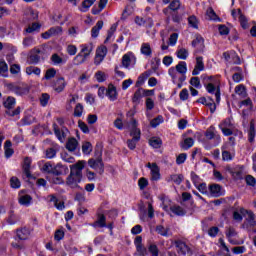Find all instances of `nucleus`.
Masks as SVG:
<instances>
[{
    "label": "nucleus",
    "mask_w": 256,
    "mask_h": 256,
    "mask_svg": "<svg viewBox=\"0 0 256 256\" xmlns=\"http://www.w3.org/2000/svg\"><path fill=\"white\" fill-rule=\"evenodd\" d=\"M83 169H85V160H80L70 166V174L66 178V185L71 189H80L79 183L83 180Z\"/></svg>",
    "instance_id": "1"
},
{
    "label": "nucleus",
    "mask_w": 256,
    "mask_h": 256,
    "mask_svg": "<svg viewBox=\"0 0 256 256\" xmlns=\"http://www.w3.org/2000/svg\"><path fill=\"white\" fill-rule=\"evenodd\" d=\"M137 120L135 118H132L130 121V136L132 139L127 140V147L131 151L135 150L137 147V143L141 141V130L137 128Z\"/></svg>",
    "instance_id": "2"
},
{
    "label": "nucleus",
    "mask_w": 256,
    "mask_h": 256,
    "mask_svg": "<svg viewBox=\"0 0 256 256\" xmlns=\"http://www.w3.org/2000/svg\"><path fill=\"white\" fill-rule=\"evenodd\" d=\"M202 77L203 79H206V77ZM207 81L204 80V87L206 91L210 93V95H215L216 103H221V88L217 83H214L212 77H207Z\"/></svg>",
    "instance_id": "3"
},
{
    "label": "nucleus",
    "mask_w": 256,
    "mask_h": 256,
    "mask_svg": "<svg viewBox=\"0 0 256 256\" xmlns=\"http://www.w3.org/2000/svg\"><path fill=\"white\" fill-rule=\"evenodd\" d=\"M15 97L13 96H9L7 97V99L3 102V105L5 107L6 110V115H8L9 117H15L16 115H19L21 113V107H17L15 110H11L13 109V107H15Z\"/></svg>",
    "instance_id": "4"
},
{
    "label": "nucleus",
    "mask_w": 256,
    "mask_h": 256,
    "mask_svg": "<svg viewBox=\"0 0 256 256\" xmlns=\"http://www.w3.org/2000/svg\"><path fill=\"white\" fill-rule=\"evenodd\" d=\"M7 89L15 93V95H29V91H31V87L28 84H7Z\"/></svg>",
    "instance_id": "5"
},
{
    "label": "nucleus",
    "mask_w": 256,
    "mask_h": 256,
    "mask_svg": "<svg viewBox=\"0 0 256 256\" xmlns=\"http://www.w3.org/2000/svg\"><path fill=\"white\" fill-rule=\"evenodd\" d=\"M204 135L208 141L214 142V147H217L221 143V135H219L215 126L208 127Z\"/></svg>",
    "instance_id": "6"
},
{
    "label": "nucleus",
    "mask_w": 256,
    "mask_h": 256,
    "mask_svg": "<svg viewBox=\"0 0 256 256\" xmlns=\"http://www.w3.org/2000/svg\"><path fill=\"white\" fill-rule=\"evenodd\" d=\"M88 165L91 167V169H94V171H97L99 175H103L105 173V164H103L102 158H90L88 160Z\"/></svg>",
    "instance_id": "7"
},
{
    "label": "nucleus",
    "mask_w": 256,
    "mask_h": 256,
    "mask_svg": "<svg viewBox=\"0 0 256 256\" xmlns=\"http://www.w3.org/2000/svg\"><path fill=\"white\" fill-rule=\"evenodd\" d=\"M91 51H93V45H84L82 47L81 53L83 54H78L74 60L78 61L76 65H80L81 63H85V59L88 58L89 55H91Z\"/></svg>",
    "instance_id": "8"
},
{
    "label": "nucleus",
    "mask_w": 256,
    "mask_h": 256,
    "mask_svg": "<svg viewBox=\"0 0 256 256\" xmlns=\"http://www.w3.org/2000/svg\"><path fill=\"white\" fill-rule=\"evenodd\" d=\"M107 57V46H100L96 50V55L94 59V63L96 65H101L103 63V60Z\"/></svg>",
    "instance_id": "9"
},
{
    "label": "nucleus",
    "mask_w": 256,
    "mask_h": 256,
    "mask_svg": "<svg viewBox=\"0 0 256 256\" xmlns=\"http://www.w3.org/2000/svg\"><path fill=\"white\" fill-rule=\"evenodd\" d=\"M53 131L54 134L56 135L57 139L63 143L67 137V134L69 133V129L67 128H62L60 129L57 124H53Z\"/></svg>",
    "instance_id": "10"
},
{
    "label": "nucleus",
    "mask_w": 256,
    "mask_h": 256,
    "mask_svg": "<svg viewBox=\"0 0 256 256\" xmlns=\"http://www.w3.org/2000/svg\"><path fill=\"white\" fill-rule=\"evenodd\" d=\"M175 70H176V72H178L180 74L179 82L183 83L187 79V76H185V74L187 73V62L180 61L176 65Z\"/></svg>",
    "instance_id": "11"
},
{
    "label": "nucleus",
    "mask_w": 256,
    "mask_h": 256,
    "mask_svg": "<svg viewBox=\"0 0 256 256\" xmlns=\"http://www.w3.org/2000/svg\"><path fill=\"white\" fill-rule=\"evenodd\" d=\"M174 245L178 249L177 252L179 253V255H191V249L189 248V246H187V244H185V242L181 240H176L174 242Z\"/></svg>",
    "instance_id": "12"
},
{
    "label": "nucleus",
    "mask_w": 256,
    "mask_h": 256,
    "mask_svg": "<svg viewBox=\"0 0 256 256\" xmlns=\"http://www.w3.org/2000/svg\"><path fill=\"white\" fill-rule=\"evenodd\" d=\"M94 229H103L107 227V217L104 214H97V220L90 224Z\"/></svg>",
    "instance_id": "13"
},
{
    "label": "nucleus",
    "mask_w": 256,
    "mask_h": 256,
    "mask_svg": "<svg viewBox=\"0 0 256 256\" xmlns=\"http://www.w3.org/2000/svg\"><path fill=\"white\" fill-rule=\"evenodd\" d=\"M134 245L136 247L138 255H140V256L147 255V248H145V246H143V237L136 236V238L134 240Z\"/></svg>",
    "instance_id": "14"
},
{
    "label": "nucleus",
    "mask_w": 256,
    "mask_h": 256,
    "mask_svg": "<svg viewBox=\"0 0 256 256\" xmlns=\"http://www.w3.org/2000/svg\"><path fill=\"white\" fill-rule=\"evenodd\" d=\"M148 167L151 171L152 181H159V179H161V169L159 168L157 163H148Z\"/></svg>",
    "instance_id": "15"
},
{
    "label": "nucleus",
    "mask_w": 256,
    "mask_h": 256,
    "mask_svg": "<svg viewBox=\"0 0 256 256\" xmlns=\"http://www.w3.org/2000/svg\"><path fill=\"white\" fill-rule=\"evenodd\" d=\"M197 103H201L202 105H206V107H209L210 113H215V110L217 109V107L215 106V100H213V98L211 97H208V100L205 97H200L197 100Z\"/></svg>",
    "instance_id": "16"
},
{
    "label": "nucleus",
    "mask_w": 256,
    "mask_h": 256,
    "mask_svg": "<svg viewBox=\"0 0 256 256\" xmlns=\"http://www.w3.org/2000/svg\"><path fill=\"white\" fill-rule=\"evenodd\" d=\"M41 49L38 48H34L31 51V54L28 58V61L31 65H37V63H39L41 61Z\"/></svg>",
    "instance_id": "17"
},
{
    "label": "nucleus",
    "mask_w": 256,
    "mask_h": 256,
    "mask_svg": "<svg viewBox=\"0 0 256 256\" xmlns=\"http://www.w3.org/2000/svg\"><path fill=\"white\" fill-rule=\"evenodd\" d=\"M180 9H184L183 5L181 4V0H172L168 7L163 10V13H167V11H172L173 13H177Z\"/></svg>",
    "instance_id": "18"
},
{
    "label": "nucleus",
    "mask_w": 256,
    "mask_h": 256,
    "mask_svg": "<svg viewBox=\"0 0 256 256\" xmlns=\"http://www.w3.org/2000/svg\"><path fill=\"white\" fill-rule=\"evenodd\" d=\"M22 170L26 179H31V158L29 157L24 158Z\"/></svg>",
    "instance_id": "19"
},
{
    "label": "nucleus",
    "mask_w": 256,
    "mask_h": 256,
    "mask_svg": "<svg viewBox=\"0 0 256 256\" xmlns=\"http://www.w3.org/2000/svg\"><path fill=\"white\" fill-rule=\"evenodd\" d=\"M29 235H31V230H29L27 227L18 229L16 231V237L19 239V241H27V239H29Z\"/></svg>",
    "instance_id": "20"
},
{
    "label": "nucleus",
    "mask_w": 256,
    "mask_h": 256,
    "mask_svg": "<svg viewBox=\"0 0 256 256\" xmlns=\"http://www.w3.org/2000/svg\"><path fill=\"white\" fill-rule=\"evenodd\" d=\"M205 64L203 63V57L199 56L196 58V65L192 71V75L197 76L201 71H204Z\"/></svg>",
    "instance_id": "21"
},
{
    "label": "nucleus",
    "mask_w": 256,
    "mask_h": 256,
    "mask_svg": "<svg viewBox=\"0 0 256 256\" xmlns=\"http://www.w3.org/2000/svg\"><path fill=\"white\" fill-rule=\"evenodd\" d=\"M106 97H108L110 101H117V88L113 84L108 86V89L106 90Z\"/></svg>",
    "instance_id": "22"
},
{
    "label": "nucleus",
    "mask_w": 256,
    "mask_h": 256,
    "mask_svg": "<svg viewBox=\"0 0 256 256\" xmlns=\"http://www.w3.org/2000/svg\"><path fill=\"white\" fill-rule=\"evenodd\" d=\"M192 47H195L198 51H203L205 49V39L201 35H197L192 41Z\"/></svg>",
    "instance_id": "23"
},
{
    "label": "nucleus",
    "mask_w": 256,
    "mask_h": 256,
    "mask_svg": "<svg viewBox=\"0 0 256 256\" xmlns=\"http://www.w3.org/2000/svg\"><path fill=\"white\" fill-rule=\"evenodd\" d=\"M140 53L144 55V57H152L153 56V49H151V44L149 43H142L140 48Z\"/></svg>",
    "instance_id": "24"
},
{
    "label": "nucleus",
    "mask_w": 256,
    "mask_h": 256,
    "mask_svg": "<svg viewBox=\"0 0 256 256\" xmlns=\"http://www.w3.org/2000/svg\"><path fill=\"white\" fill-rule=\"evenodd\" d=\"M209 191L212 197H221V195H223V193H221V185L219 184H210Z\"/></svg>",
    "instance_id": "25"
},
{
    "label": "nucleus",
    "mask_w": 256,
    "mask_h": 256,
    "mask_svg": "<svg viewBox=\"0 0 256 256\" xmlns=\"http://www.w3.org/2000/svg\"><path fill=\"white\" fill-rule=\"evenodd\" d=\"M256 130H255V120L250 121V127L248 130V141L249 143H253L255 141Z\"/></svg>",
    "instance_id": "26"
},
{
    "label": "nucleus",
    "mask_w": 256,
    "mask_h": 256,
    "mask_svg": "<svg viewBox=\"0 0 256 256\" xmlns=\"http://www.w3.org/2000/svg\"><path fill=\"white\" fill-rule=\"evenodd\" d=\"M183 179V174H172L166 179V181L168 183H171L172 181L175 185H181V183H183Z\"/></svg>",
    "instance_id": "27"
},
{
    "label": "nucleus",
    "mask_w": 256,
    "mask_h": 256,
    "mask_svg": "<svg viewBox=\"0 0 256 256\" xmlns=\"http://www.w3.org/2000/svg\"><path fill=\"white\" fill-rule=\"evenodd\" d=\"M193 145H195V140L191 137H188L181 142L180 147L184 149V151H189Z\"/></svg>",
    "instance_id": "28"
},
{
    "label": "nucleus",
    "mask_w": 256,
    "mask_h": 256,
    "mask_svg": "<svg viewBox=\"0 0 256 256\" xmlns=\"http://www.w3.org/2000/svg\"><path fill=\"white\" fill-rule=\"evenodd\" d=\"M49 197L50 202L54 203V206L56 207V209H58V211H63V209H65V202H59V199H57L56 195L51 194Z\"/></svg>",
    "instance_id": "29"
},
{
    "label": "nucleus",
    "mask_w": 256,
    "mask_h": 256,
    "mask_svg": "<svg viewBox=\"0 0 256 256\" xmlns=\"http://www.w3.org/2000/svg\"><path fill=\"white\" fill-rule=\"evenodd\" d=\"M50 61L53 65H65V63H67V59L61 58L57 53L52 54Z\"/></svg>",
    "instance_id": "30"
},
{
    "label": "nucleus",
    "mask_w": 256,
    "mask_h": 256,
    "mask_svg": "<svg viewBox=\"0 0 256 256\" xmlns=\"http://www.w3.org/2000/svg\"><path fill=\"white\" fill-rule=\"evenodd\" d=\"M143 97V88H138L132 97V103H134V105H139Z\"/></svg>",
    "instance_id": "31"
},
{
    "label": "nucleus",
    "mask_w": 256,
    "mask_h": 256,
    "mask_svg": "<svg viewBox=\"0 0 256 256\" xmlns=\"http://www.w3.org/2000/svg\"><path fill=\"white\" fill-rule=\"evenodd\" d=\"M54 89L57 91V93H61L63 89H65V78L60 77L58 78L53 85Z\"/></svg>",
    "instance_id": "32"
},
{
    "label": "nucleus",
    "mask_w": 256,
    "mask_h": 256,
    "mask_svg": "<svg viewBox=\"0 0 256 256\" xmlns=\"http://www.w3.org/2000/svg\"><path fill=\"white\" fill-rule=\"evenodd\" d=\"M32 201H33V198L29 194L22 195L18 199V203H20L24 207H29V205H31Z\"/></svg>",
    "instance_id": "33"
},
{
    "label": "nucleus",
    "mask_w": 256,
    "mask_h": 256,
    "mask_svg": "<svg viewBox=\"0 0 256 256\" xmlns=\"http://www.w3.org/2000/svg\"><path fill=\"white\" fill-rule=\"evenodd\" d=\"M103 29V20H99L91 30V35L95 39L99 37V31Z\"/></svg>",
    "instance_id": "34"
},
{
    "label": "nucleus",
    "mask_w": 256,
    "mask_h": 256,
    "mask_svg": "<svg viewBox=\"0 0 256 256\" xmlns=\"http://www.w3.org/2000/svg\"><path fill=\"white\" fill-rule=\"evenodd\" d=\"M149 145L153 147V149H161V146L163 145V140L159 137H152L149 140Z\"/></svg>",
    "instance_id": "35"
},
{
    "label": "nucleus",
    "mask_w": 256,
    "mask_h": 256,
    "mask_svg": "<svg viewBox=\"0 0 256 256\" xmlns=\"http://www.w3.org/2000/svg\"><path fill=\"white\" fill-rule=\"evenodd\" d=\"M170 211L172 213H174V215H178V217H183L187 213V211H185V209H183L179 205H174V206L170 207Z\"/></svg>",
    "instance_id": "36"
},
{
    "label": "nucleus",
    "mask_w": 256,
    "mask_h": 256,
    "mask_svg": "<svg viewBox=\"0 0 256 256\" xmlns=\"http://www.w3.org/2000/svg\"><path fill=\"white\" fill-rule=\"evenodd\" d=\"M63 169H65V166H63L61 163H58L52 167V172L50 175L59 177V175H63Z\"/></svg>",
    "instance_id": "37"
},
{
    "label": "nucleus",
    "mask_w": 256,
    "mask_h": 256,
    "mask_svg": "<svg viewBox=\"0 0 256 256\" xmlns=\"http://www.w3.org/2000/svg\"><path fill=\"white\" fill-rule=\"evenodd\" d=\"M238 15L242 29H249V22L247 21V17L243 15V12H241V9H238Z\"/></svg>",
    "instance_id": "38"
},
{
    "label": "nucleus",
    "mask_w": 256,
    "mask_h": 256,
    "mask_svg": "<svg viewBox=\"0 0 256 256\" xmlns=\"http://www.w3.org/2000/svg\"><path fill=\"white\" fill-rule=\"evenodd\" d=\"M249 218L247 219L249 227H251L253 233H256V220L253 212H248Z\"/></svg>",
    "instance_id": "39"
},
{
    "label": "nucleus",
    "mask_w": 256,
    "mask_h": 256,
    "mask_svg": "<svg viewBox=\"0 0 256 256\" xmlns=\"http://www.w3.org/2000/svg\"><path fill=\"white\" fill-rule=\"evenodd\" d=\"M77 145H79L77 139L70 138L66 143V149H68V151H75V149H77Z\"/></svg>",
    "instance_id": "40"
},
{
    "label": "nucleus",
    "mask_w": 256,
    "mask_h": 256,
    "mask_svg": "<svg viewBox=\"0 0 256 256\" xmlns=\"http://www.w3.org/2000/svg\"><path fill=\"white\" fill-rule=\"evenodd\" d=\"M168 74L170 75L173 83H177V80L179 81V77H181V74L178 73L174 67L169 68Z\"/></svg>",
    "instance_id": "41"
},
{
    "label": "nucleus",
    "mask_w": 256,
    "mask_h": 256,
    "mask_svg": "<svg viewBox=\"0 0 256 256\" xmlns=\"http://www.w3.org/2000/svg\"><path fill=\"white\" fill-rule=\"evenodd\" d=\"M41 29V24L34 22L32 25H29L25 30L24 33H35V31H39Z\"/></svg>",
    "instance_id": "42"
},
{
    "label": "nucleus",
    "mask_w": 256,
    "mask_h": 256,
    "mask_svg": "<svg viewBox=\"0 0 256 256\" xmlns=\"http://www.w3.org/2000/svg\"><path fill=\"white\" fill-rule=\"evenodd\" d=\"M176 55H177L178 59H182L183 61H185V59H187V57H189V50H187L185 48H180L177 50Z\"/></svg>",
    "instance_id": "43"
},
{
    "label": "nucleus",
    "mask_w": 256,
    "mask_h": 256,
    "mask_svg": "<svg viewBox=\"0 0 256 256\" xmlns=\"http://www.w3.org/2000/svg\"><path fill=\"white\" fill-rule=\"evenodd\" d=\"M156 233L162 237H169V228H164L163 225L156 226Z\"/></svg>",
    "instance_id": "44"
},
{
    "label": "nucleus",
    "mask_w": 256,
    "mask_h": 256,
    "mask_svg": "<svg viewBox=\"0 0 256 256\" xmlns=\"http://www.w3.org/2000/svg\"><path fill=\"white\" fill-rule=\"evenodd\" d=\"M56 75H57V70H55V68H49L48 70H46L44 79L46 81H51V79H53Z\"/></svg>",
    "instance_id": "45"
},
{
    "label": "nucleus",
    "mask_w": 256,
    "mask_h": 256,
    "mask_svg": "<svg viewBox=\"0 0 256 256\" xmlns=\"http://www.w3.org/2000/svg\"><path fill=\"white\" fill-rule=\"evenodd\" d=\"M22 45L24 49H27V47H33V45H35V38L31 36L24 38Z\"/></svg>",
    "instance_id": "46"
},
{
    "label": "nucleus",
    "mask_w": 256,
    "mask_h": 256,
    "mask_svg": "<svg viewBox=\"0 0 256 256\" xmlns=\"http://www.w3.org/2000/svg\"><path fill=\"white\" fill-rule=\"evenodd\" d=\"M27 75H41V68L35 66H29L26 68Z\"/></svg>",
    "instance_id": "47"
},
{
    "label": "nucleus",
    "mask_w": 256,
    "mask_h": 256,
    "mask_svg": "<svg viewBox=\"0 0 256 256\" xmlns=\"http://www.w3.org/2000/svg\"><path fill=\"white\" fill-rule=\"evenodd\" d=\"M96 0H84L82 2V8L80 9V11H82V13H86V11H89V8L91 7V5H93V3H95Z\"/></svg>",
    "instance_id": "48"
},
{
    "label": "nucleus",
    "mask_w": 256,
    "mask_h": 256,
    "mask_svg": "<svg viewBox=\"0 0 256 256\" xmlns=\"http://www.w3.org/2000/svg\"><path fill=\"white\" fill-rule=\"evenodd\" d=\"M47 179L49 183H53V185H63V183H65L63 178L59 176L47 177Z\"/></svg>",
    "instance_id": "49"
},
{
    "label": "nucleus",
    "mask_w": 256,
    "mask_h": 256,
    "mask_svg": "<svg viewBox=\"0 0 256 256\" xmlns=\"http://www.w3.org/2000/svg\"><path fill=\"white\" fill-rule=\"evenodd\" d=\"M42 173H47L48 175H51L53 171V164L51 162H46L41 168Z\"/></svg>",
    "instance_id": "50"
},
{
    "label": "nucleus",
    "mask_w": 256,
    "mask_h": 256,
    "mask_svg": "<svg viewBox=\"0 0 256 256\" xmlns=\"http://www.w3.org/2000/svg\"><path fill=\"white\" fill-rule=\"evenodd\" d=\"M49 99H51V96L47 93H43L40 96V105L42 107H47L48 103H49Z\"/></svg>",
    "instance_id": "51"
},
{
    "label": "nucleus",
    "mask_w": 256,
    "mask_h": 256,
    "mask_svg": "<svg viewBox=\"0 0 256 256\" xmlns=\"http://www.w3.org/2000/svg\"><path fill=\"white\" fill-rule=\"evenodd\" d=\"M10 187L12 189H19L21 187V181L16 176L11 177L10 179Z\"/></svg>",
    "instance_id": "52"
},
{
    "label": "nucleus",
    "mask_w": 256,
    "mask_h": 256,
    "mask_svg": "<svg viewBox=\"0 0 256 256\" xmlns=\"http://www.w3.org/2000/svg\"><path fill=\"white\" fill-rule=\"evenodd\" d=\"M148 185H149V180H147V178H145V177L139 178L138 186H139L140 191L145 190L148 187Z\"/></svg>",
    "instance_id": "53"
},
{
    "label": "nucleus",
    "mask_w": 256,
    "mask_h": 256,
    "mask_svg": "<svg viewBox=\"0 0 256 256\" xmlns=\"http://www.w3.org/2000/svg\"><path fill=\"white\" fill-rule=\"evenodd\" d=\"M130 65H131V56H129V54H125L122 57L121 67H125V69H129Z\"/></svg>",
    "instance_id": "54"
},
{
    "label": "nucleus",
    "mask_w": 256,
    "mask_h": 256,
    "mask_svg": "<svg viewBox=\"0 0 256 256\" xmlns=\"http://www.w3.org/2000/svg\"><path fill=\"white\" fill-rule=\"evenodd\" d=\"M9 71V66H7V63L5 61H0V75L2 77H7V73Z\"/></svg>",
    "instance_id": "55"
},
{
    "label": "nucleus",
    "mask_w": 256,
    "mask_h": 256,
    "mask_svg": "<svg viewBox=\"0 0 256 256\" xmlns=\"http://www.w3.org/2000/svg\"><path fill=\"white\" fill-rule=\"evenodd\" d=\"M91 151H93V145H91L90 142H85L82 145V152L84 153V155H89Z\"/></svg>",
    "instance_id": "56"
},
{
    "label": "nucleus",
    "mask_w": 256,
    "mask_h": 256,
    "mask_svg": "<svg viewBox=\"0 0 256 256\" xmlns=\"http://www.w3.org/2000/svg\"><path fill=\"white\" fill-rule=\"evenodd\" d=\"M161 123H163V116L159 115L156 118L151 120L150 125L151 127L155 128V127H159Z\"/></svg>",
    "instance_id": "57"
},
{
    "label": "nucleus",
    "mask_w": 256,
    "mask_h": 256,
    "mask_svg": "<svg viewBox=\"0 0 256 256\" xmlns=\"http://www.w3.org/2000/svg\"><path fill=\"white\" fill-rule=\"evenodd\" d=\"M188 23L190 26H192L194 29H198L199 27V20H197V17L196 16H190L188 18Z\"/></svg>",
    "instance_id": "58"
},
{
    "label": "nucleus",
    "mask_w": 256,
    "mask_h": 256,
    "mask_svg": "<svg viewBox=\"0 0 256 256\" xmlns=\"http://www.w3.org/2000/svg\"><path fill=\"white\" fill-rule=\"evenodd\" d=\"M245 182L249 187H256V179L252 175H246Z\"/></svg>",
    "instance_id": "59"
},
{
    "label": "nucleus",
    "mask_w": 256,
    "mask_h": 256,
    "mask_svg": "<svg viewBox=\"0 0 256 256\" xmlns=\"http://www.w3.org/2000/svg\"><path fill=\"white\" fill-rule=\"evenodd\" d=\"M83 115V104L78 103L74 108V117H82Z\"/></svg>",
    "instance_id": "60"
},
{
    "label": "nucleus",
    "mask_w": 256,
    "mask_h": 256,
    "mask_svg": "<svg viewBox=\"0 0 256 256\" xmlns=\"http://www.w3.org/2000/svg\"><path fill=\"white\" fill-rule=\"evenodd\" d=\"M46 159H54L57 155V150L55 148H48L45 152Z\"/></svg>",
    "instance_id": "61"
},
{
    "label": "nucleus",
    "mask_w": 256,
    "mask_h": 256,
    "mask_svg": "<svg viewBox=\"0 0 256 256\" xmlns=\"http://www.w3.org/2000/svg\"><path fill=\"white\" fill-rule=\"evenodd\" d=\"M208 235L209 237L215 238L217 235H219V227L213 226L208 229Z\"/></svg>",
    "instance_id": "62"
},
{
    "label": "nucleus",
    "mask_w": 256,
    "mask_h": 256,
    "mask_svg": "<svg viewBox=\"0 0 256 256\" xmlns=\"http://www.w3.org/2000/svg\"><path fill=\"white\" fill-rule=\"evenodd\" d=\"M148 251L151 253V256H159V248L155 244H150Z\"/></svg>",
    "instance_id": "63"
},
{
    "label": "nucleus",
    "mask_w": 256,
    "mask_h": 256,
    "mask_svg": "<svg viewBox=\"0 0 256 256\" xmlns=\"http://www.w3.org/2000/svg\"><path fill=\"white\" fill-rule=\"evenodd\" d=\"M233 154L227 150L222 151V161H233Z\"/></svg>",
    "instance_id": "64"
}]
</instances>
